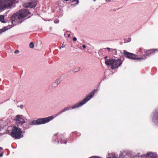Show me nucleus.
<instances>
[{
  "instance_id": "31",
  "label": "nucleus",
  "mask_w": 158,
  "mask_h": 158,
  "mask_svg": "<svg viewBox=\"0 0 158 158\" xmlns=\"http://www.w3.org/2000/svg\"><path fill=\"white\" fill-rule=\"evenodd\" d=\"M149 55V53H146V55L147 56H148V55Z\"/></svg>"
},
{
  "instance_id": "1",
  "label": "nucleus",
  "mask_w": 158,
  "mask_h": 158,
  "mask_svg": "<svg viewBox=\"0 0 158 158\" xmlns=\"http://www.w3.org/2000/svg\"><path fill=\"white\" fill-rule=\"evenodd\" d=\"M96 91V89L93 90L89 94V95L86 96L81 101L77 103H76L71 107L69 106H67L64 107L63 109H62L58 113L55 117H56L58 115H60L62 113L65 112L66 111L76 109L82 106L83 105L90 100L94 96Z\"/></svg>"
},
{
  "instance_id": "40",
  "label": "nucleus",
  "mask_w": 158,
  "mask_h": 158,
  "mask_svg": "<svg viewBox=\"0 0 158 158\" xmlns=\"http://www.w3.org/2000/svg\"><path fill=\"white\" fill-rule=\"evenodd\" d=\"M22 22H19V23H21Z\"/></svg>"
},
{
  "instance_id": "11",
  "label": "nucleus",
  "mask_w": 158,
  "mask_h": 158,
  "mask_svg": "<svg viewBox=\"0 0 158 158\" xmlns=\"http://www.w3.org/2000/svg\"><path fill=\"white\" fill-rule=\"evenodd\" d=\"M152 121L156 125H158V110L153 114Z\"/></svg>"
},
{
  "instance_id": "16",
  "label": "nucleus",
  "mask_w": 158,
  "mask_h": 158,
  "mask_svg": "<svg viewBox=\"0 0 158 158\" xmlns=\"http://www.w3.org/2000/svg\"><path fill=\"white\" fill-rule=\"evenodd\" d=\"M29 47L31 48H33L34 47V44L32 42L30 43L29 44Z\"/></svg>"
},
{
  "instance_id": "26",
  "label": "nucleus",
  "mask_w": 158,
  "mask_h": 158,
  "mask_svg": "<svg viewBox=\"0 0 158 158\" xmlns=\"http://www.w3.org/2000/svg\"><path fill=\"white\" fill-rule=\"evenodd\" d=\"M82 47H83V48H86V46H85V45L84 44V45H83V46H82Z\"/></svg>"
},
{
  "instance_id": "9",
  "label": "nucleus",
  "mask_w": 158,
  "mask_h": 158,
  "mask_svg": "<svg viewBox=\"0 0 158 158\" xmlns=\"http://www.w3.org/2000/svg\"><path fill=\"white\" fill-rule=\"evenodd\" d=\"M15 120L16 121V123L17 126H19V125L22 126L23 123H25V121L23 118V116L21 115H18L16 116Z\"/></svg>"
},
{
  "instance_id": "18",
  "label": "nucleus",
  "mask_w": 158,
  "mask_h": 158,
  "mask_svg": "<svg viewBox=\"0 0 158 158\" xmlns=\"http://www.w3.org/2000/svg\"><path fill=\"white\" fill-rule=\"evenodd\" d=\"M59 20L57 19H55L54 20V23H57L59 22Z\"/></svg>"
},
{
  "instance_id": "15",
  "label": "nucleus",
  "mask_w": 158,
  "mask_h": 158,
  "mask_svg": "<svg viewBox=\"0 0 158 158\" xmlns=\"http://www.w3.org/2000/svg\"><path fill=\"white\" fill-rule=\"evenodd\" d=\"M60 82V79H57L55 81V83L57 85L59 84Z\"/></svg>"
},
{
  "instance_id": "41",
  "label": "nucleus",
  "mask_w": 158,
  "mask_h": 158,
  "mask_svg": "<svg viewBox=\"0 0 158 158\" xmlns=\"http://www.w3.org/2000/svg\"><path fill=\"white\" fill-rule=\"evenodd\" d=\"M56 85L54 86L55 87H56Z\"/></svg>"
},
{
  "instance_id": "6",
  "label": "nucleus",
  "mask_w": 158,
  "mask_h": 158,
  "mask_svg": "<svg viewBox=\"0 0 158 158\" xmlns=\"http://www.w3.org/2000/svg\"><path fill=\"white\" fill-rule=\"evenodd\" d=\"M22 133L21 128H19L18 126H14L12 130L11 136L15 139H19L23 137Z\"/></svg>"
},
{
  "instance_id": "36",
  "label": "nucleus",
  "mask_w": 158,
  "mask_h": 158,
  "mask_svg": "<svg viewBox=\"0 0 158 158\" xmlns=\"http://www.w3.org/2000/svg\"><path fill=\"white\" fill-rule=\"evenodd\" d=\"M140 50L141 51H142V49L140 48Z\"/></svg>"
},
{
  "instance_id": "3",
  "label": "nucleus",
  "mask_w": 158,
  "mask_h": 158,
  "mask_svg": "<svg viewBox=\"0 0 158 158\" xmlns=\"http://www.w3.org/2000/svg\"><path fill=\"white\" fill-rule=\"evenodd\" d=\"M28 14H30V13L27 9H21L19 12L14 14L11 18L12 23L13 24L15 21L25 17Z\"/></svg>"
},
{
  "instance_id": "8",
  "label": "nucleus",
  "mask_w": 158,
  "mask_h": 158,
  "mask_svg": "<svg viewBox=\"0 0 158 158\" xmlns=\"http://www.w3.org/2000/svg\"><path fill=\"white\" fill-rule=\"evenodd\" d=\"M123 54L126 57L129 59L133 60H140L141 59L139 57H136L137 56L135 54L129 52L125 50L123 51Z\"/></svg>"
},
{
  "instance_id": "28",
  "label": "nucleus",
  "mask_w": 158,
  "mask_h": 158,
  "mask_svg": "<svg viewBox=\"0 0 158 158\" xmlns=\"http://www.w3.org/2000/svg\"><path fill=\"white\" fill-rule=\"evenodd\" d=\"M111 0H105V1L107 2H109Z\"/></svg>"
},
{
  "instance_id": "22",
  "label": "nucleus",
  "mask_w": 158,
  "mask_h": 158,
  "mask_svg": "<svg viewBox=\"0 0 158 158\" xmlns=\"http://www.w3.org/2000/svg\"><path fill=\"white\" fill-rule=\"evenodd\" d=\"M19 51L18 50H15V52H14V53H15V54H17L18 53H19Z\"/></svg>"
},
{
  "instance_id": "19",
  "label": "nucleus",
  "mask_w": 158,
  "mask_h": 158,
  "mask_svg": "<svg viewBox=\"0 0 158 158\" xmlns=\"http://www.w3.org/2000/svg\"><path fill=\"white\" fill-rule=\"evenodd\" d=\"M73 134L74 135H75L77 136H79L80 135V133H78L77 132H75L73 133Z\"/></svg>"
},
{
  "instance_id": "29",
  "label": "nucleus",
  "mask_w": 158,
  "mask_h": 158,
  "mask_svg": "<svg viewBox=\"0 0 158 158\" xmlns=\"http://www.w3.org/2000/svg\"><path fill=\"white\" fill-rule=\"evenodd\" d=\"M107 50H108L109 51H110V48H107Z\"/></svg>"
},
{
  "instance_id": "14",
  "label": "nucleus",
  "mask_w": 158,
  "mask_h": 158,
  "mask_svg": "<svg viewBox=\"0 0 158 158\" xmlns=\"http://www.w3.org/2000/svg\"><path fill=\"white\" fill-rule=\"evenodd\" d=\"M4 17L3 15H0V21H1L2 23H6V22H5L4 20Z\"/></svg>"
},
{
  "instance_id": "7",
  "label": "nucleus",
  "mask_w": 158,
  "mask_h": 158,
  "mask_svg": "<svg viewBox=\"0 0 158 158\" xmlns=\"http://www.w3.org/2000/svg\"><path fill=\"white\" fill-rule=\"evenodd\" d=\"M36 4L37 2L35 0H28L27 2L23 4V6L25 8H35L36 6Z\"/></svg>"
},
{
  "instance_id": "12",
  "label": "nucleus",
  "mask_w": 158,
  "mask_h": 158,
  "mask_svg": "<svg viewBox=\"0 0 158 158\" xmlns=\"http://www.w3.org/2000/svg\"><path fill=\"white\" fill-rule=\"evenodd\" d=\"M58 138L59 139L60 142L61 143H64L65 144H66L67 142V139H64V136L63 134L59 135Z\"/></svg>"
},
{
  "instance_id": "24",
  "label": "nucleus",
  "mask_w": 158,
  "mask_h": 158,
  "mask_svg": "<svg viewBox=\"0 0 158 158\" xmlns=\"http://www.w3.org/2000/svg\"><path fill=\"white\" fill-rule=\"evenodd\" d=\"M73 41H76L77 40V39L76 37H74L73 38Z\"/></svg>"
},
{
  "instance_id": "32",
  "label": "nucleus",
  "mask_w": 158,
  "mask_h": 158,
  "mask_svg": "<svg viewBox=\"0 0 158 158\" xmlns=\"http://www.w3.org/2000/svg\"><path fill=\"white\" fill-rule=\"evenodd\" d=\"M70 34H69L68 35V37H69V36H70Z\"/></svg>"
},
{
  "instance_id": "20",
  "label": "nucleus",
  "mask_w": 158,
  "mask_h": 158,
  "mask_svg": "<svg viewBox=\"0 0 158 158\" xmlns=\"http://www.w3.org/2000/svg\"><path fill=\"white\" fill-rule=\"evenodd\" d=\"M66 45H64L63 44H62V45L60 48V49H61L62 48H65V47Z\"/></svg>"
},
{
  "instance_id": "23",
  "label": "nucleus",
  "mask_w": 158,
  "mask_h": 158,
  "mask_svg": "<svg viewBox=\"0 0 158 158\" xmlns=\"http://www.w3.org/2000/svg\"><path fill=\"white\" fill-rule=\"evenodd\" d=\"M19 106V107L22 109H23L24 107V106L23 105H21Z\"/></svg>"
},
{
  "instance_id": "2",
  "label": "nucleus",
  "mask_w": 158,
  "mask_h": 158,
  "mask_svg": "<svg viewBox=\"0 0 158 158\" xmlns=\"http://www.w3.org/2000/svg\"><path fill=\"white\" fill-rule=\"evenodd\" d=\"M54 118V117L52 116H50L44 118H40L36 120H33L30 122L28 123L23 124V127L24 129H27L30 127V125H37L44 124L52 120Z\"/></svg>"
},
{
  "instance_id": "17",
  "label": "nucleus",
  "mask_w": 158,
  "mask_h": 158,
  "mask_svg": "<svg viewBox=\"0 0 158 158\" xmlns=\"http://www.w3.org/2000/svg\"><path fill=\"white\" fill-rule=\"evenodd\" d=\"M112 52H114V53L115 54H117V50L116 49H111Z\"/></svg>"
},
{
  "instance_id": "13",
  "label": "nucleus",
  "mask_w": 158,
  "mask_h": 158,
  "mask_svg": "<svg viewBox=\"0 0 158 158\" xmlns=\"http://www.w3.org/2000/svg\"><path fill=\"white\" fill-rule=\"evenodd\" d=\"M13 27L12 25H8L7 27H5L4 28L0 29V34L2 33V32L6 31V30L12 28Z\"/></svg>"
},
{
  "instance_id": "21",
  "label": "nucleus",
  "mask_w": 158,
  "mask_h": 158,
  "mask_svg": "<svg viewBox=\"0 0 158 158\" xmlns=\"http://www.w3.org/2000/svg\"><path fill=\"white\" fill-rule=\"evenodd\" d=\"M57 135H58V133H57L54 135V136H53V139H53V141H55V138L56 137V136Z\"/></svg>"
},
{
  "instance_id": "35",
  "label": "nucleus",
  "mask_w": 158,
  "mask_h": 158,
  "mask_svg": "<svg viewBox=\"0 0 158 158\" xmlns=\"http://www.w3.org/2000/svg\"><path fill=\"white\" fill-rule=\"evenodd\" d=\"M59 142H60L59 141H58V142H57L58 144L59 143Z\"/></svg>"
},
{
  "instance_id": "39",
  "label": "nucleus",
  "mask_w": 158,
  "mask_h": 158,
  "mask_svg": "<svg viewBox=\"0 0 158 158\" xmlns=\"http://www.w3.org/2000/svg\"><path fill=\"white\" fill-rule=\"evenodd\" d=\"M93 1L95 2L96 1V0H93Z\"/></svg>"
},
{
  "instance_id": "34",
  "label": "nucleus",
  "mask_w": 158,
  "mask_h": 158,
  "mask_svg": "<svg viewBox=\"0 0 158 158\" xmlns=\"http://www.w3.org/2000/svg\"><path fill=\"white\" fill-rule=\"evenodd\" d=\"M107 56H105V58H107Z\"/></svg>"
},
{
  "instance_id": "27",
  "label": "nucleus",
  "mask_w": 158,
  "mask_h": 158,
  "mask_svg": "<svg viewBox=\"0 0 158 158\" xmlns=\"http://www.w3.org/2000/svg\"><path fill=\"white\" fill-rule=\"evenodd\" d=\"M3 155V153H2L0 154V157H2Z\"/></svg>"
},
{
  "instance_id": "38",
  "label": "nucleus",
  "mask_w": 158,
  "mask_h": 158,
  "mask_svg": "<svg viewBox=\"0 0 158 158\" xmlns=\"http://www.w3.org/2000/svg\"><path fill=\"white\" fill-rule=\"evenodd\" d=\"M0 149H2V148L1 147H0Z\"/></svg>"
},
{
  "instance_id": "30",
  "label": "nucleus",
  "mask_w": 158,
  "mask_h": 158,
  "mask_svg": "<svg viewBox=\"0 0 158 158\" xmlns=\"http://www.w3.org/2000/svg\"><path fill=\"white\" fill-rule=\"evenodd\" d=\"M76 1L77 2V4H78L79 3V1L78 0H77Z\"/></svg>"
},
{
  "instance_id": "25",
  "label": "nucleus",
  "mask_w": 158,
  "mask_h": 158,
  "mask_svg": "<svg viewBox=\"0 0 158 158\" xmlns=\"http://www.w3.org/2000/svg\"><path fill=\"white\" fill-rule=\"evenodd\" d=\"M107 158H118L117 157H115V156H113L112 157H108Z\"/></svg>"
},
{
  "instance_id": "33",
  "label": "nucleus",
  "mask_w": 158,
  "mask_h": 158,
  "mask_svg": "<svg viewBox=\"0 0 158 158\" xmlns=\"http://www.w3.org/2000/svg\"><path fill=\"white\" fill-rule=\"evenodd\" d=\"M129 41H128V42H129L131 41V39H130V38H129Z\"/></svg>"
},
{
  "instance_id": "42",
  "label": "nucleus",
  "mask_w": 158,
  "mask_h": 158,
  "mask_svg": "<svg viewBox=\"0 0 158 158\" xmlns=\"http://www.w3.org/2000/svg\"><path fill=\"white\" fill-rule=\"evenodd\" d=\"M78 71V70H77L76 71Z\"/></svg>"
},
{
  "instance_id": "5",
  "label": "nucleus",
  "mask_w": 158,
  "mask_h": 158,
  "mask_svg": "<svg viewBox=\"0 0 158 158\" xmlns=\"http://www.w3.org/2000/svg\"><path fill=\"white\" fill-rule=\"evenodd\" d=\"M105 64L107 65L111 66L112 69L118 68L122 63V61L120 59L113 60L107 59L105 61Z\"/></svg>"
},
{
  "instance_id": "4",
  "label": "nucleus",
  "mask_w": 158,
  "mask_h": 158,
  "mask_svg": "<svg viewBox=\"0 0 158 158\" xmlns=\"http://www.w3.org/2000/svg\"><path fill=\"white\" fill-rule=\"evenodd\" d=\"M16 1V0H0V12L10 8Z\"/></svg>"
},
{
  "instance_id": "37",
  "label": "nucleus",
  "mask_w": 158,
  "mask_h": 158,
  "mask_svg": "<svg viewBox=\"0 0 158 158\" xmlns=\"http://www.w3.org/2000/svg\"><path fill=\"white\" fill-rule=\"evenodd\" d=\"M120 156H122V154H121V153H120Z\"/></svg>"
},
{
  "instance_id": "10",
  "label": "nucleus",
  "mask_w": 158,
  "mask_h": 158,
  "mask_svg": "<svg viewBox=\"0 0 158 158\" xmlns=\"http://www.w3.org/2000/svg\"><path fill=\"white\" fill-rule=\"evenodd\" d=\"M141 157H147V156L150 158H157V154L156 153L152 152H148L146 154L142 155Z\"/></svg>"
}]
</instances>
